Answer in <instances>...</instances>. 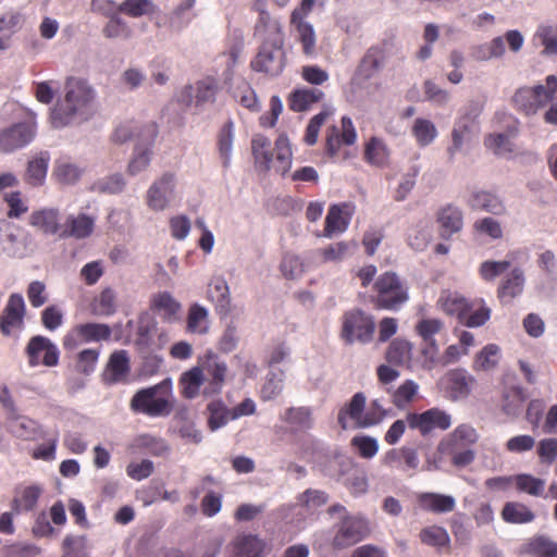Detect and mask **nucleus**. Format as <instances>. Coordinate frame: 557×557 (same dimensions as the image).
I'll list each match as a JSON object with an SVG mask.
<instances>
[{
	"label": "nucleus",
	"mask_w": 557,
	"mask_h": 557,
	"mask_svg": "<svg viewBox=\"0 0 557 557\" xmlns=\"http://www.w3.org/2000/svg\"><path fill=\"white\" fill-rule=\"evenodd\" d=\"M63 101L51 111V123L60 128L69 125L76 116L88 115L95 98L94 90L82 79L69 78Z\"/></svg>",
	"instance_id": "1"
},
{
	"label": "nucleus",
	"mask_w": 557,
	"mask_h": 557,
	"mask_svg": "<svg viewBox=\"0 0 557 557\" xmlns=\"http://www.w3.org/2000/svg\"><path fill=\"white\" fill-rule=\"evenodd\" d=\"M389 151L385 143L377 138L371 137L364 145L363 159L371 165L383 168L387 164Z\"/></svg>",
	"instance_id": "40"
},
{
	"label": "nucleus",
	"mask_w": 557,
	"mask_h": 557,
	"mask_svg": "<svg viewBox=\"0 0 557 557\" xmlns=\"http://www.w3.org/2000/svg\"><path fill=\"white\" fill-rule=\"evenodd\" d=\"M527 394L521 386H508L503 392L502 408L510 417H517L523 409Z\"/></svg>",
	"instance_id": "35"
},
{
	"label": "nucleus",
	"mask_w": 557,
	"mask_h": 557,
	"mask_svg": "<svg viewBox=\"0 0 557 557\" xmlns=\"http://www.w3.org/2000/svg\"><path fill=\"white\" fill-rule=\"evenodd\" d=\"M386 59V44L383 46L371 47L360 61L358 71L360 75L369 79L376 71H379Z\"/></svg>",
	"instance_id": "30"
},
{
	"label": "nucleus",
	"mask_w": 557,
	"mask_h": 557,
	"mask_svg": "<svg viewBox=\"0 0 557 557\" xmlns=\"http://www.w3.org/2000/svg\"><path fill=\"white\" fill-rule=\"evenodd\" d=\"M323 97L324 92L317 88L296 89L289 97V108L295 112L307 111Z\"/></svg>",
	"instance_id": "31"
},
{
	"label": "nucleus",
	"mask_w": 557,
	"mask_h": 557,
	"mask_svg": "<svg viewBox=\"0 0 557 557\" xmlns=\"http://www.w3.org/2000/svg\"><path fill=\"white\" fill-rule=\"evenodd\" d=\"M419 386L412 380H406L392 394V403L398 409H406L417 397Z\"/></svg>",
	"instance_id": "54"
},
{
	"label": "nucleus",
	"mask_w": 557,
	"mask_h": 557,
	"mask_svg": "<svg viewBox=\"0 0 557 557\" xmlns=\"http://www.w3.org/2000/svg\"><path fill=\"white\" fill-rule=\"evenodd\" d=\"M436 221L440 226L441 236L449 238L462 230L463 214L458 207L446 205L437 211Z\"/></svg>",
	"instance_id": "23"
},
{
	"label": "nucleus",
	"mask_w": 557,
	"mask_h": 557,
	"mask_svg": "<svg viewBox=\"0 0 557 557\" xmlns=\"http://www.w3.org/2000/svg\"><path fill=\"white\" fill-rule=\"evenodd\" d=\"M406 421L411 430H418L422 436H428L435 430L446 431L451 425L450 414L440 408H431L421 413L409 412Z\"/></svg>",
	"instance_id": "10"
},
{
	"label": "nucleus",
	"mask_w": 557,
	"mask_h": 557,
	"mask_svg": "<svg viewBox=\"0 0 557 557\" xmlns=\"http://www.w3.org/2000/svg\"><path fill=\"white\" fill-rule=\"evenodd\" d=\"M219 83L213 77H206L196 84L195 104L202 106L215 100Z\"/></svg>",
	"instance_id": "57"
},
{
	"label": "nucleus",
	"mask_w": 557,
	"mask_h": 557,
	"mask_svg": "<svg viewBox=\"0 0 557 557\" xmlns=\"http://www.w3.org/2000/svg\"><path fill=\"white\" fill-rule=\"evenodd\" d=\"M523 552L533 557H557V543L544 535L534 536L525 543Z\"/></svg>",
	"instance_id": "46"
},
{
	"label": "nucleus",
	"mask_w": 557,
	"mask_h": 557,
	"mask_svg": "<svg viewBox=\"0 0 557 557\" xmlns=\"http://www.w3.org/2000/svg\"><path fill=\"white\" fill-rule=\"evenodd\" d=\"M251 151L256 166L263 172L274 170L277 174L285 175L289 172L293 162V151L286 135H280L273 150L271 140L257 134L251 139Z\"/></svg>",
	"instance_id": "2"
},
{
	"label": "nucleus",
	"mask_w": 557,
	"mask_h": 557,
	"mask_svg": "<svg viewBox=\"0 0 557 557\" xmlns=\"http://www.w3.org/2000/svg\"><path fill=\"white\" fill-rule=\"evenodd\" d=\"M484 144L495 154H505L513 151V144L507 134L488 135Z\"/></svg>",
	"instance_id": "64"
},
{
	"label": "nucleus",
	"mask_w": 557,
	"mask_h": 557,
	"mask_svg": "<svg viewBox=\"0 0 557 557\" xmlns=\"http://www.w3.org/2000/svg\"><path fill=\"white\" fill-rule=\"evenodd\" d=\"M169 384L162 382L154 386L139 389L131 399V409L134 412H140L149 417L168 416L172 410V405L166 395H161V391H168Z\"/></svg>",
	"instance_id": "7"
},
{
	"label": "nucleus",
	"mask_w": 557,
	"mask_h": 557,
	"mask_svg": "<svg viewBox=\"0 0 557 557\" xmlns=\"http://www.w3.org/2000/svg\"><path fill=\"white\" fill-rule=\"evenodd\" d=\"M150 307L153 311L163 313L164 318L168 320L175 319L182 308L181 304L168 292L153 295Z\"/></svg>",
	"instance_id": "49"
},
{
	"label": "nucleus",
	"mask_w": 557,
	"mask_h": 557,
	"mask_svg": "<svg viewBox=\"0 0 557 557\" xmlns=\"http://www.w3.org/2000/svg\"><path fill=\"white\" fill-rule=\"evenodd\" d=\"M411 133L420 147L429 146L437 136L434 123L423 117L414 120Z\"/></svg>",
	"instance_id": "53"
},
{
	"label": "nucleus",
	"mask_w": 557,
	"mask_h": 557,
	"mask_svg": "<svg viewBox=\"0 0 557 557\" xmlns=\"http://www.w3.org/2000/svg\"><path fill=\"white\" fill-rule=\"evenodd\" d=\"M26 354L30 367H36L40 362L46 367H54L59 362V350L51 341L45 336H34L29 339Z\"/></svg>",
	"instance_id": "13"
},
{
	"label": "nucleus",
	"mask_w": 557,
	"mask_h": 557,
	"mask_svg": "<svg viewBox=\"0 0 557 557\" xmlns=\"http://www.w3.org/2000/svg\"><path fill=\"white\" fill-rule=\"evenodd\" d=\"M131 372V363L126 350L113 351L103 372V382L109 385L126 383Z\"/></svg>",
	"instance_id": "16"
},
{
	"label": "nucleus",
	"mask_w": 557,
	"mask_h": 557,
	"mask_svg": "<svg viewBox=\"0 0 557 557\" xmlns=\"http://www.w3.org/2000/svg\"><path fill=\"white\" fill-rule=\"evenodd\" d=\"M112 331L108 324L84 323L74 326L63 338L65 349H74L81 343L108 341Z\"/></svg>",
	"instance_id": "11"
},
{
	"label": "nucleus",
	"mask_w": 557,
	"mask_h": 557,
	"mask_svg": "<svg viewBox=\"0 0 557 557\" xmlns=\"http://www.w3.org/2000/svg\"><path fill=\"white\" fill-rule=\"evenodd\" d=\"M294 37L301 45L302 53L312 57L317 52V36L310 23L292 24Z\"/></svg>",
	"instance_id": "44"
},
{
	"label": "nucleus",
	"mask_w": 557,
	"mask_h": 557,
	"mask_svg": "<svg viewBox=\"0 0 557 557\" xmlns=\"http://www.w3.org/2000/svg\"><path fill=\"white\" fill-rule=\"evenodd\" d=\"M470 309L466 310L461 325L467 327H480L484 325L492 314L491 308L485 304L484 299L470 300Z\"/></svg>",
	"instance_id": "34"
},
{
	"label": "nucleus",
	"mask_w": 557,
	"mask_h": 557,
	"mask_svg": "<svg viewBox=\"0 0 557 557\" xmlns=\"http://www.w3.org/2000/svg\"><path fill=\"white\" fill-rule=\"evenodd\" d=\"M233 141L234 123L232 120H227L216 135V148L224 168H227L231 163Z\"/></svg>",
	"instance_id": "39"
},
{
	"label": "nucleus",
	"mask_w": 557,
	"mask_h": 557,
	"mask_svg": "<svg viewBox=\"0 0 557 557\" xmlns=\"http://www.w3.org/2000/svg\"><path fill=\"white\" fill-rule=\"evenodd\" d=\"M88 549L86 535L67 534L62 542L61 557H88Z\"/></svg>",
	"instance_id": "52"
},
{
	"label": "nucleus",
	"mask_w": 557,
	"mask_h": 557,
	"mask_svg": "<svg viewBox=\"0 0 557 557\" xmlns=\"http://www.w3.org/2000/svg\"><path fill=\"white\" fill-rule=\"evenodd\" d=\"M208 298L214 302L215 310L220 314H225L230 310L231 299L228 285L223 278H215L209 285Z\"/></svg>",
	"instance_id": "41"
},
{
	"label": "nucleus",
	"mask_w": 557,
	"mask_h": 557,
	"mask_svg": "<svg viewBox=\"0 0 557 557\" xmlns=\"http://www.w3.org/2000/svg\"><path fill=\"white\" fill-rule=\"evenodd\" d=\"M94 227L95 220L87 214L69 215L60 232V237H74L76 239L87 238L92 234Z\"/></svg>",
	"instance_id": "25"
},
{
	"label": "nucleus",
	"mask_w": 557,
	"mask_h": 557,
	"mask_svg": "<svg viewBox=\"0 0 557 557\" xmlns=\"http://www.w3.org/2000/svg\"><path fill=\"white\" fill-rule=\"evenodd\" d=\"M524 273L521 269L515 268L506 276L497 288V297L503 304L512 301L520 296L524 288Z\"/></svg>",
	"instance_id": "26"
},
{
	"label": "nucleus",
	"mask_w": 557,
	"mask_h": 557,
	"mask_svg": "<svg viewBox=\"0 0 557 557\" xmlns=\"http://www.w3.org/2000/svg\"><path fill=\"white\" fill-rule=\"evenodd\" d=\"M468 206L475 211H485L494 215L506 213L504 200L496 194L488 190H475L468 199Z\"/></svg>",
	"instance_id": "21"
},
{
	"label": "nucleus",
	"mask_w": 557,
	"mask_h": 557,
	"mask_svg": "<svg viewBox=\"0 0 557 557\" xmlns=\"http://www.w3.org/2000/svg\"><path fill=\"white\" fill-rule=\"evenodd\" d=\"M175 187V175L166 172L147 190V205L154 211L166 208Z\"/></svg>",
	"instance_id": "14"
},
{
	"label": "nucleus",
	"mask_w": 557,
	"mask_h": 557,
	"mask_svg": "<svg viewBox=\"0 0 557 557\" xmlns=\"http://www.w3.org/2000/svg\"><path fill=\"white\" fill-rule=\"evenodd\" d=\"M473 230L475 233L486 236L492 240H499L504 237L502 224L491 216L476 220L473 223Z\"/></svg>",
	"instance_id": "58"
},
{
	"label": "nucleus",
	"mask_w": 557,
	"mask_h": 557,
	"mask_svg": "<svg viewBox=\"0 0 557 557\" xmlns=\"http://www.w3.org/2000/svg\"><path fill=\"white\" fill-rule=\"evenodd\" d=\"M282 420L294 430H308L312 426V412L308 407H290L285 410Z\"/></svg>",
	"instance_id": "48"
},
{
	"label": "nucleus",
	"mask_w": 557,
	"mask_h": 557,
	"mask_svg": "<svg viewBox=\"0 0 557 557\" xmlns=\"http://www.w3.org/2000/svg\"><path fill=\"white\" fill-rule=\"evenodd\" d=\"M236 557H265L268 544L255 534L240 533L232 541Z\"/></svg>",
	"instance_id": "20"
},
{
	"label": "nucleus",
	"mask_w": 557,
	"mask_h": 557,
	"mask_svg": "<svg viewBox=\"0 0 557 557\" xmlns=\"http://www.w3.org/2000/svg\"><path fill=\"white\" fill-rule=\"evenodd\" d=\"M117 297L111 287L103 288L90 302V312L97 317H110L116 312Z\"/></svg>",
	"instance_id": "33"
},
{
	"label": "nucleus",
	"mask_w": 557,
	"mask_h": 557,
	"mask_svg": "<svg viewBox=\"0 0 557 557\" xmlns=\"http://www.w3.org/2000/svg\"><path fill=\"white\" fill-rule=\"evenodd\" d=\"M49 153L40 152L34 159L28 161L25 181L32 186H40L47 175L49 164Z\"/></svg>",
	"instance_id": "45"
},
{
	"label": "nucleus",
	"mask_w": 557,
	"mask_h": 557,
	"mask_svg": "<svg viewBox=\"0 0 557 557\" xmlns=\"http://www.w3.org/2000/svg\"><path fill=\"white\" fill-rule=\"evenodd\" d=\"M502 518L507 523L524 524L532 522L535 519V515L522 503L508 502L503 507Z\"/></svg>",
	"instance_id": "38"
},
{
	"label": "nucleus",
	"mask_w": 557,
	"mask_h": 557,
	"mask_svg": "<svg viewBox=\"0 0 557 557\" xmlns=\"http://www.w3.org/2000/svg\"><path fill=\"white\" fill-rule=\"evenodd\" d=\"M418 500L424 510L436 513L450 512L456 505L451 496L436 493H423L419 495Z\"/></svg>",
	"instance_id": "42"
},
{
	"label": "nucleus",
	"mask_w": 557,
	"mask_h": 557,
	"mask_svg": "<svg viewBox=\"0 0 557 557\" xmlns=\"http://www.w3.org/2000/svg\"><path fill=\"white\" fill-rule=\"evenodd\" d=\"M372 304L377 309L399 310L408 300V286L392 271L381 274L373 284Z\"/></svg>",
	"instance_id": "5"
},
{
	"label": "nucleus",
	"mask_w": 557,
	"mask_h": 557,
	"mask_svg": "<svg viewBox=\"0 0 557 557\" xmlns=\"http://www.w3.org/2000/svg\"><path fill=\"white\" fill-rule=\"evenodd\" d=\"M446 389L454 399L467 397L473 383L474 377L469 375L463 369H454L446 373L443 379Z\"/></svg>",
	"instance_id": "24"
},
{
	"label": "nucleus",
	"mask_w": 557,
	"mask_h": 557,
	"mask_svg": "<svg viewBox=\"0 0 557 557\" xmlns=\"http://www.w3.org/2000/svg\"><path fill=\"white\" fill-rule=\"evenodd\" d=\"M29 225L45 235H59L63 226L60 224L59 211L52 208L35 210L29 215Z\"/></svg>",
	"instance_id": "22"
},
{
	"label": "nucleus",
	"mask_w": 557,
	"mask_h": 557,
	"mask_svg": "<svg viewBox=\"0 0 557 557\" xmlns=\"http://www.w3.org/2000/svg\"><path fill=\"white\" fill-rule=\"evenodd\" d=\"M102 34L108 39L124 38L127 39L132 35V30L121 17L117 15L109 17L102 28Z\"/></svg>",
	"instance_id": "62"
},
{
	"label": "nucleus",
	"mask_w": 557,
	"mask_h": 557,
	"mask_svg": "<svg viewBox=\"0 0 557 557\" xmlns=\"http://www.w3.org/2000/svg\"><path fill=\"white\" fill-rule=\"evenodd\" d=\"M234 97L244 108L248 109L249 111L258 112L260 110L257 95L247 82L243 81L237 85Z\"/></svg>",
	"instance_id": "61"
},
{
	"label": "nucleus",
	"mask_w": 557,
	"mask_h": 557,
	"mask_svg": "<svg viewBox=\"0 0 557 557\" xmlns=\"http://www.w3.org/2000/svg\"><path fill=\"white\" fill-rule=\"evenodd\" d=\"M200 368L203 370V373L206 372L212 377L210 383L211 389L209 393H219L227 371L225 362L220 361L215 355L208 354L202 367Z\"/></svg>",
	"instance_id": "36"
},
{
	"label": "nucleus",
	"mask_w": 557,
	"mask_h": 557,
	"mask_svg": "<svg viewBox=\"0 0 557 557\" xmlns=\"http://www.w3.org/2000/svg\"><path fill=\"white\" fill-rule=\"evenodd\" d=\"M41 495V488L37 485L17 487L12 499L11 507L14 513L27 512L35 509Z\"/></svg>",
	"instance_id": "29"
},
{
	"label": "nucleus",
	"mask_w": 557,
	"mask_h": 557,
	"mask_svg": "<svg viewBox=\"0 0 557 557\" xmlns=\"http://www.w3.org/2000/svg\"><path fill=\"white\" fill-rule=\"evenodd\" d=\"M513 482L518 491L532 496H541L545 486V482L542 479L525 473L515 475Z\"/></svg>",
	"instance_id": "60"
},
{
	"label": "nucleus",
	"mask_w": 557,
	"mask_h": 557,
	"mask_svg": "<svg viewBox=\"0 0 557 557\" xmlns=\"http://www.w3.org/2000/svg\"><path fill=\"white\" fill-rule=\"evenodd\" d=\"M341 124V131L336 126H332L326 133V152L331 157L337 154L342 145H354L357 138V133L350 117L343 116Z\"/></svg>",
	"instance_id": "15"
},
{
	"label": "nucleus",
	"mask_w": 557,
	"mask_h": 557,
	"mask_svg": "<svg viewBox=\"0 0 557 557\" xmlns=\"http://www.w3.org/2000/svg\"><path fill=\"white\" fill-rule=\"evenodd\" d=\"M207 410L209 412L208 425L211 431H215L223 425H225L231 419V409H227L226 406L220 401L214 400L211 401Z\"/></svg>",
	"instance_id": "55"
},
{
	"label": "nucleus",
	"mask_w": 557,
	"mask_h": 557,
	"mask_svg": "<svg viewBox=\"0 0 557 557\" xmlns=\"http://www.w3.org/2000/svg\"><path fill=\"white\" fill-rule=\"evenodd\" d=\"M375 322L372 315L355 308L344 312L342 317L341 337L346 344L355 342L368 344L373 339Z\"/></svg>",
	"instance_id": "6"
},
{
	"label": "nucleus",
	"mask_w": 557,
	"mask_h": 557,
	"mask_svg": "<svg viewBox=\"0 0 557 557\" xmlns=\"http://www.w3.org/2000/svg\"><path fill=\"white\" fill-rule=\"evenodd\" d=\"M444 324L438 319H424L421 320L417 326V333L423 338V341L430 344L434 348V352L437 351L436 341L434 335L440 333Z\"/></svg>",
	"instance_id": "59"
},
{
	"label": "nucleus",
	"mask_w": 557,
	"mask_h": 557,
	"mask_svg": "<svg viewBox=\"0 0 557 557\" xmlns=\"http://www.w3.org/2000/svg\"><path fill=\"white\" fill-rule=\"evenodd\" d=\"M479 440L476 430L467 423L458 425L441 445L448 447L449 453L474 445Z\"/></svg>",
	"instance_id": "27"
},
{
	"label": "nucleus",
	"mask_w": 557,
	"mask_h": 557,
	"mask_svg": "<svg viewBox=\"0 0 557 557\" xmlns=\"http://www.w3.org/2000/svg\"><path fill=\"white\" fill-rule=\"evenodd\" d=\"M369 533L370 527L364 518L346 516L338 524L332 545L336 549H344L361 542Z\"/></svg>",
	"instance_id": "9"
},
{
	"label": "nucleus",
	"mask_w": 557,
	"mask_h": 557,
	"mask_svg": "<svg viewBox=\"0 0 557 557\" xmlns=\"http://www.w3.org/2000/svg\"><path fill=\"white\" fill-rule=\"evenodd\" d=\"M138 127L134 122H127L125 124L120 125L114 134L113 139L116 143H125L128 139H132L134 137H137L140 139L141 143L148 146H152L157 135H158V126L156 123L150 122L143 126L140 131H138L136 134L134 131H137Z\"/></svg>",
	"instance_id": "19"
},
{
	"label": "nucleus",
	"mask_w": 557,
	"mask_h": 557,
	"mask_svg": "<svg viewBox=\"0 0 557 557\" xmlns=\"http://www.w3.org/2000/svg\"><path fill=\"white\" fill-rule=\"evenodd\" d=\"M40 553V547L35 544L13 543L0 549V557H35Z\"/></svg>",
	"instance_id": "63"
},
{
	"label": "nucleus",
	"mask_w": 557,
	"mask_h": 557,
	"mask_svg": "<svg viewBox=\"0 0 557 557\" xmlns=\"http://www.w3.org/2000/svg\"><path fill=\"white\" fill-rule=\"evenodd\" d=\"M499 360V346L487 344L475 355L472 368L476 372H490L497 368Z\"/></svg>",
	"instance_id": "37"
},
{
	"label": "nucleus",
	"mask_w": 557,
	"mask_h": 557,
	"mask_svg": "<svg viewBox=\"0 0 557 557\" xmlns=\"http://www.w3.org/2000/svg\"><path fill=\"white\" fill-rule=\"evenodd\" d=\"M354 212V206L349 202L332 205L325 218L323 234L332 237L335 233H343L347 230Z\"/></svg>",
	"instance_id": "17"
},
{
	"label": "nucleus",
	"mask_w": 557,
	"mask_h": 557,
	"mask_svg": "<svg viewBox=\"0 0 557 557\" xmlns=\"http://www.w3.org/2000/svg\"><path fill=\"white\" fill-rule=\"evenodd\" d=\"M411 344L404 338L393 339L385 352V359L393 366H403L411 359Z\"/></svg>",
	"instance_id": "47"
},
{
	"label": "nucleus",
	"mask_w": 557,
	"mask_h": 557,
	"mask_svg": "<svg viewBox=\"0 0 557 557\" xmlns=\"http://www.w3.org/2000/svg\"><path fill=\"white\" fill-rule=\"evenodd\" d=\"M205 382L203 370L194 367L184 372L180 379L181 393L185 398L193 399L198 396L201 385Z\"/></svg>",
	"instance_id": "43"
},
{
	"label": "nucleus",
	"mask_w": 557,
	"mask_h": 557,
	"mask_svg": "<svg viewBox=\"0 0 557 557\" xmlns=\"http://www.w3.org/2000/svg\"><path fill=\"white\" fill-rule=\"evenodd\" d=\"M9 430L15 437L23 441L34 442L46 438V432L36 420L16 413L9 416Z\"/></svg>",
	"instance_id": "18"
},
{
	"label": "nucleus",
	"mask_w": 557,
	"mask_h": 557,
	"mask_svg": "<svg viewBox=\"0 0 557 557\" xmlns=\"http://www.w3.org/2000/svg\"><path fill=\"white\" fill-rule=\"evenodd\" d=\"M25 302L20 294L10 295L8 302L0 315V332L4 336H11L15 331L24 327Z\"/></svg>",
	"instance_id": "12"
},
{
	"label": "nucleus",
	"mask_w": 557,
	"mask_h": 557,
	"mask_svg": "<svg viewBox=\"0 0 557 557\" xmlns=\"http://www.w3.org/2000/svg\"><path fill=\"white\" fill-rule=\"evenodd\" d=\"M366 396L363 393H356L350 401L338 411L337 421L343 430L348 428V418L354 420L356 425L360 428L362 419H364Z\"/></svg>",
	"instance_id": "28"
},
{
	"label": "nucleus",
	"mask_w": 557,
	"mask_h": 557,
	"mask_svg": "<svg viewBox=\"0 0 557 557\" xmlns=\"http://www.w3.org/2000/svg\"><path fill=\"white\" fill-rule=\"evenodd\" d=\"M556 99L557 76L548 75L545 85L518 88L511 97V106L517 112L530 116Z\"/></svg>",
	"instance_id": "4"
},
{
	"label": "nucleus",
	"mask_w": 557,
	"mask_h": 557,
	"mask_svg": "<svg viewBox=\"0 0 557 557\" xmlns=\"http://www.w3.org/2000/svg\"><path fill=\"white\" fill-rule=\"evenodd\" d=\"M156 10L151 0H125L117 5V12L129 17H140L152 14Z\"/></svg>",
	"instance_id": "56"
},
{
	"label": "nucleus",
	"mask_w": 557,
	"mask_h": 557,
	"mask_svg": "<svg viewBox=\"0 0 557 557\" xmlns=\"http://www.w3.org/2000/svg\"><path fill=\"white\" fill-rule=\"evenodd\" d=\"M419 537L423 544L433 546L438 550L444 547H448L450 544L448 532L440 525L423 528L419 533Z\"/></svg>",
	"instance_id": "50"
},
{
	"label": "nucleus",
	"mask_w": 557,
	"mask_h": 557,
	"mask_svg": "<svg viewBox=\"0 0 557 557\" xmlns=\"http://www.w3.org/2000/svg\"><path fill=\"white\" fill-rule=\"evenodd\" d=\"M37 125L34 119L13 123L0 129V151L4 153L24 148L36 137Z\"/></svg>",
	"instance_id": "8"
},
{
	"label": "nucleus",
	"mask_w": 557,
	"mask_h": 557,
	"mask_svg": "<svg viewBox=\"0 0 557 557\" xmlns=\"http://www.w3.org/2000/svg\"><path fill=\"white\" fill-rule=\"evenodd\" d=\"M284 47V34L281 24H270L269 35L262 39L257 55L251 60L253 71L269 76H278L286 65Z\"/></svg>",
	"instance_id": "3"
},
{
	"label": "nucleus",
	"mask_w": 557,
	"mask_h": 557,
	"mask_svg": "<svg viewBox=\"0 0 557 557\" xmlns=\"http://www.w3.org/2000/svg\"><path fill=\"white\" fill-rule=\"evenodd\" d=\"M441 309L448 315H455L461 324L466 310L470 309V300L456 294L443 293L438 299Z\"/></svg>",
	"instance_id": "32"
},
{
	"label": "nucleus",
	"mask_w": 557,
	"mask_h": 557,
	"mask_svg": "<svg viewBox=\"0 0 557 557\" xmlns=\"http://www.w3.org/2000/svg\"><path fill=\"white\" fill-rule=\"evenodd\" d=\"M187 332L194 334H206L208 332V311L205 307L194 304L188 309Z\"/></svg>",
	"instance_id": "51"
}]
</instances>
